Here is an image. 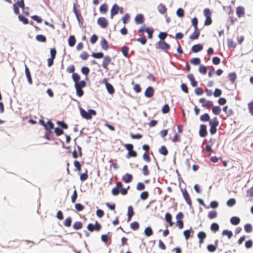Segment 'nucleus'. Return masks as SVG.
I'll use <instances>...</instances> for the list:
<instances>
[{
	"instance_id": "obj_1",
	"label": "nucleus",
	"mask_w": 253,
	"mask_h": 253,
	"mask_svg": "<svg viewBox=\"0 0 253 253\" xmlns=\"http://www.w3.org/2000/svg\"><path fill=\"white\" fill-rule=\"evenodd\" d=\"M81 116L84 119L89 120L91 118V116H95L96 112L94 110L89 109L87 111L81 108L80 109Z\"/></svg>"
},
{
	"instance_id": "obj_2",
	"label": "nucleus",
	"mask_w": 253,
	"mask_h": 253,
	"mask_svg": "<svg viewBox=\"0 0 253 253\" xmlns=\"http://www.w3.org/2000/svg\"><path fill=\"white\" fill-rule=\"evenodd\" d=\"M87 228L90 232L93 231H98L101 229V225L97 222H96L95 224L89 223L87 225Z\"/></svg>"
},
{
	"instance_id": "obj_3",
	"label": "nucleus",
	"mask_w": 253,
	"mask_h": 253,
	"mask_svg": "<svg viewBox=\"0 0 253 253\" xmlns=\"http://www.w3.org/2000/svg\"><path fill=\"white\" fill-rule=\"evenodd\" d=\"M97 24L102 28H105L108 24L107 19L104 17H100L97 20Z\"/></svg>"
},
{
	"instance_id": "obj_4",
	"label": "nucleus",
	"mask_w": 253,
	"mask_h": 253,
	"mask_svg": "<svg viewBox=\"0 0 253 253\" xmlns=\"http://www.w3.org/2000/svg\"><path fill=\"white\" fill-rule=\"evenodd\" d=\"M200 102L202 103L203 107L207 108H210L212 105V102L211 101L207 100L203 98L200 99Z\"/></svg>"
},
{
	"instance_id": "obj_5",
	"label": "nucleus",
	"mask_w": 253,
	"mask_h": 253,
	"mask_svg": "<svg viewBox=\"0 0 253 253\" xmlns=\"http://www.w3.org/2000/svg\"><path fill=\"white\" fill-rule=\"evenodd\" d=\"M111 58L109 56L104 57L102 66L103 68L108 69V65L111 62Z\"/></svg>"
},
{
	"instance_id": "obj_6",
	"label": "nucleus",
	"mask_w": 253,
	"mask_h": 253,
	"mask_svg": "<svg viewBox=\"0 0 253 253\" xmlns=\"http://www.w3.org/2000/svg\"><path fill=\"white\" fill-rule=\"evenodd\" d=\"M119 9H120V7L117 4H115L113 5V6H112L111 10V19H113L114 15H116L118 13Z\"/></svg>"
},
{
	"instance_id": "obj_7",
	"label": "nucleus",
	"mask_w": 253,
	"mask_h": 253,
	"mask_svg": "<svg viewBox=\"0 0 253 253\" xmlns=\"http://www.w3.org/2000/svg\"><path fill=\"white\" fill-rule=\"evenodd\" d=\"M145 96L147 97H151L154 94V89L152 87H147L144 92Z\"/></svg>"
},
{
	"instance_id": "obj_8",
	"label": "nucleus",
	"mask_w": 253,
	"mask_h": 253,
	"mask_svg": "<svg viewBox=\"0 0 253 253\" xmlns=\"http://www.w3.org/2000/svg\"><path fill=\"white\" fill-rule=\"evenodd\" d=\"M159 48L161 49H168L169 48V45L164 41H160L158 42Z\"/></svg>"
},
{
	"instance_id": "obj_9",
	"label": "nucleus",
	"mask_w": 253,
	"mask_h": 253,
	"mask_svg": "<svg viewBox=\"0 0 253 253\" xmlns=\"http://www.w3.org/2000/svg\"><path fill=\"white\" fill-rule=\"evenodd\" d=\"M207 134V131L206 129V126L205 125H202L200 126V135L201 137H205Z\"/></svg>"
},
{
	"instance_id": "obj_10",
	"label": "nucleus",
	"mask_w": 253,
	"mask_h": 253,
	"mask_svg": "<svg viewBox=\"0 0 253 253\" xmlns=\"http://www.w3.org/2000/svg\"><path fill=\"white\" fill-rule=\"evenodd\" d=\"M206 234L204 232L201 231L198 233L197 237L200 239L199 243L200 244L204 243V240L206 238Z\"/></svg>"
},
{
	"instance_id": "obj_11",
	"label": "nucleus",
	"mask_w": 253,
	"mask_h": 253,
	"mask_svg": "<svg viewBox=\"0 0 253 253\" xmlns=\"http://www.w3.org/2000/svg\"><path fill=\"white\" fill-rule=\"evenodd\" d=\"M123 180L126 183L130 182L132 179V176L130 174L126 173L125 175L123 176Z\"/></svg>"
},
{
	"instance_id": "obj_12",
	"label": "nucleus",
	"mask_w": 253,
	"mask_h": 253,
	"mask_svg": "<svg viewBox=\"0 0 253 253\" xmlns=\"http://www.w3.org/2000/svg\"><path fill=\"white\" fill-rule=\"evenodd\" d=\"M135 22L137 24H141L143 22L144 17L141 14H137L135 17Z\"/></svg>"
},
{
	"instance_id": "obj_13",
	"label": "nucleus",
	"mask_w": 253,
	"mask_h": 253,
	"mask_svg": "<svg viewBox=\"0 0 253 253\" xmlns=\"http://www.w3.org/2000/svg\"><path fill=\"white\" fill-rule=\"evenodd\" d=\"M236 14L239 17H242L245 14L244 8L242 6H239L237 7Z\"/></svg>"
},
{
	"instance_id": "obj_14",
	"label": "nucleus",
	"mask_w": 253,
	"mask_h": 253,
	"mask_svg": "<svg viewBox=\"0 0 253 253\" xmlns=\"http://www.w3.org/2000/svg\"><path fill=\"white\" fill-rule=\"evenodd\" d=\"M203 49L202 45L198 44L193 45L192 47L191 50L193 52L196 53L201 51Z\"/></svg>"
},
{
	"instance_id": "obj_15",
	"label": "nucleus",
	"mask_w": 253,
	"mask_h": 253,
	"mask_svg": "<svg viewBox=\"0 0 253 253\" xmlns=\"http://www.w3.org/2000/svg\"><path fill=\"white\" fill-rule=\"evenodd\" d=\"M182 193H183V196L184 197V198L185 199L186 203L190 205H191V200H190V197H189V194L187 192V191L186 190H185L184 191H183L182 190Z\"/></svg>"
},
{
	"instance_id": "obj_16",
	"label": "nucleus",
	"mask_w": 253,
	"mask_h": 253,
	"mask_svg": "<svg viewBox=\"0 0 253 253\" xmlns=\"http://www.w3.org/2000/svg\"><path fill=\"white\" fill-rule=\"evenodd\" d=\"M25 74H26V76L28 79L29 83L30 84H32V78L31 77L29 69L27 68L26 65H25Z\"/></svg>"
},
{
	"instance_id": "obj_17",
	"label": "nucleus",
	"mask_w": 253,
	"mask_h": 253,
	"mask_svg": "<svg viewBox=\"0 0 253 253\" xmlns=\"http://www.w3.org/2000/svg\"><path fill=\"white\" fill-rule=\"evenodd\" d=\"M100 45L102 49L107 50L108 48V44L107 41L105 39H102L100 42Z\"/></svg>"
},
{
	"instance_id": "obj_18",
	"label": "nucleus",
	"mask_w": 253,
	"mask_h": 253,
	"mask_svg": "<svg viewBox=\"0 0 253 253\" xmlns=\"http://www.w3.org/2000/svg\"><path fill=\"white\" fill-rule=\"evenodd\" d=\"M187 78L190 81L192 86L195 87L197 85V82L195 80L192 74L188 75Z\"/></svg>"
},
{
	"instance_id": "obj_19",
	"label": "nucleus",
	"mask_w": 253,
	"mask_h": 253,
	"mask_svg": "<svg viewBox=\"0 0 253 253\" xmlns=\"http://www.w3.org/2000/svg\"><path fill=\"white\" fill-rule=\"evenodd\" d=\"M209 125L210 126L216 127L218 125V122L216 117L213 118L211 121L209 122Z\"/></svg>"
},
{
	"instance_id": "obj_20",
	"label": "nucleus",
	"mask_w": 253,
	"mask_h": 253,
	"mask_svg": "<svg viewBox=\"0 0 253 253\" xmlns=\"http://www.w3.org/2000/svg\"><path fill=\"white\" fill-rule=\"evenodd\" d=\"M240 218L237 216H233L230 218L231 223L234 225L238 224L240 222Z\"/></svg>"
},
{
	"instance_id": "obj_21",
	"label": "nucleus",
	"mask_w": 253,
	"mask_h": 253,
	"mask_svg": "<svg viewBox=\"0 0 253 253\" xmlns=\"http://www.w3.org/2000/svg\"><path fill=\"white\" fill-rule=\"evenodd\" d=\"M158 10L161 14H164L166 11V8L164 4L160 3L158 6Z\"/></svg>"
},
{
	"instance_id": "obj_22",
	"label": "nucleus",
	"mask_w": 253,
	"mask_h": 253,
	"mask_svg": "<svg viewBox=\"0 0 253 253\" xmlns=\"http://www.w3.org/2000/svg\"><path fill=\"white\" fill-rule=\"evenodd\" d=\"M200 35V32L197 30L194 32L190 36L189 38L191 40L197 39Z\"/></svg>"
},
{
	"instance_id": "obj_23",
	"label": "nucleus",
	"mask_w": 253,
	"mask_h": 253,
	"mask_svg": "<svg viewBox=\"0 0 253 253\" xmlns=\"http://www.w3.org/2000/svg\"><path fill=\"white\" fill-rule=\"evenodd\" d=\"M76 43V39L74 36H70L68 39V44L69 46L72 47Z\"/></svg>"
},
{
	"instance_id": "obj_24",
	"label": "nucleus",
	"mask_w": 253,
	"mask_h": 253,
	"mask_svg": "<svg viewBox=\"0 0 253 253\" xmlns=\"http://www.w3.org/2000/svg\"><path fill=\"white\" fill-rule=\"evenodd\" d=\"M144 234L147 236L149 237L153 234V231L151 227H148L144 230Z\"/></svg>"
},
{
	"instance_id": "obj_25",
	"label": "nucleus",
	"mask_w": 253,
	"mask_h": 253,
	"mask_svg": "<svg viewBox=\"0 0 253 253\" xmlns=\"http://www.w3.org/2000/svg\"><path fill=\"white\" fill-rule=\"evenodd\" d=\"M133 214V209L131 206L128 207L127 211L128 221L130 220Z\"/></svg>"
},
{
	"instance_id": "obj_26",
	"label": "nucleus",
	"mask_w": 253,
	"mask_h": 253,
	"mask_svg": "<svg viewBox=\"0 0 253 253\" xmlns=\"http://www.w3.org/2000/svg\"><path fill=\"white\" fill-rule=\"evenodd\" d=\"M36 40L40 42H45L46 41V38L42 35H38L36 37Z\"/></svg>"
},
{
	"instance_id": "obj_27",
	"label": "nucleus",
	"mask_w": 253,
	"mask_h": 253,
	"mask_svg": "<svg viewBox=\"0 0 253 253\" xmlns=\"http://www.w3.org/2000/svg\"><path fill=\"white\" fill-rule=\"evenodd\" d=\"M244 229L247 233H250L253 230L252 226L250 224H246L244 226Z\"/></svg>"
},
{
	"instance_id": "obj_28",
	"label": "nucleus",
	"mask_w": 253,
	"mask_h": 253,
	"mask_svg": "<svg viewBox=\"0 0 253 253\" xmlns=\"http://www.w3.org/2000/svg\"><path fill=\"white\" fill-rule=\"evenodd\" d=\"M85 85V82L84 81H81L79 82H77L76 84H75V87H78L79 88H83L84 87Z\"/></svg>"
},
{
	"instance_id": "obj_29",
	"label": "nucleus",
	"mask_w": 253,
	"mask_h": 253,
	"mask_svg": "<svg viewBox=\"0 0 253 253\" xmlns=\"http://www.w3.org/2000/svg\"><path fill=\"white\" fill-rule=\"evenodd\" d=\"M139 227V223L136 222H133L130 224V228L134 230H136L138 229Z\"/></svg>"
},
{
	"instance_id": "obj_30",
	"label": "nucleus",
	"mask_w": 253,
	"mask_h": 253,
	"mask_svg": "<svg viewBox=\"0 0 253 253\" xmlns=\"http://www.w3.org/2000/svg\"><path fill=\"white\" fill-rule=\"evenodd\" d=\"M212 113L215 115H219L221 111V109L219 106H214L212 109Z\"/></svg>"
},
{
	"instance_id": "obj_31",
	"label": "nucleus",
	"mask_w": 253,
	"mask_h": 253,
	"mask_svg": "<svg viewBox=\"0 0 253 253\" xmlns=\"http://www.w3.org/2000/svg\"><path fill=\"white\" fill-rule=\"evenodd\" d=\"M44 127L47 130H50L53 128V124L52 123L49 121L47 122V123L45 124Z\"/></svg>"
},
{
	"instance_id": "obj_32",
	"label": "nucleus",
	"mask_w": 253,
	"mask_h": 253,
	"mask_svg": "<svg viewBox=\"0 0 253 253\" xmlns=\"http://www.w3.org/2000/svg\"><path fill=\"white\" fill-rule=\"evenodd\" d=\"M106 88L109 93L112 94L114 93V87H113V86L111 84H107V85L106 86Z\"/></svg>"
},
{
	"instance_id": "obj_33",
	"label": "nucleus",
	"mask_w": 253,
	"mask_h": 253,
	"mask_svg": "<svg viewBox=\"0 0 253 253\" xmlns=\"http://www.w3.org/2000/svg\"><path fill=\"white\" fill-rule=\"evenodd\" d=\"M222 235H227L228 236V239H230L232 237L233 233L231 231H229L228 230H224L222 232Z\"/></svg>"
},
{
	"instance_id": "obj_34",
	"label": "nucleus",
	"mask_w": 253,
	"mask_h": 253,
	"mask_svg": "<svg viewBox=\"0 0 253 253\" xmlns=\"http://www.w3.org/2000/svg\"><path fill=\"white\" fill-rule=\"evenodd\" d=\"M200 120L203 122L208 121L210 120V116L208 114L205 113L200 117Z\"/></svg>"
},
{
	"instance_id": "obj_35",
	"label": "nucleus",
	"mask_w": 253,
	"mask_h": 253,
	"mask_svg": "<svg viewBox=\"0 0 253 253\" xmlns=\"http://www.w3.org/2000/svg\"><path fill=\"white\" fill-rule=\"evenodd\" d=\"M159 152L163 155H167L168 152V150L167 149H166V148L164 146H162L160 149H159Z\"/></svg>"
},
{
	"instance_id": "obj_36",
	"label": "nucleus",
	"mask_w": 253,
	"mask_h": 253,
	"mask_svg": "<svg viewBox=\"0 0 253 253\" xmlns=\"http://www.w3.org/2000/svg\"><path fill=\"white\" fill-rule=\"evenodd\" d=\"M92 56L95 58L100 59L103 57V53L102 52L93 53Z\"/></svg>"
},
{
	"instance_id": "obj_37",
	"label": "nucleus",
	"mask_w": 253,
	"mask_h": 253,
	"mask_svg": "<svg viewBox=\"0 0 253 253\" xmlns=\"http://www.w3.org/2000/svg\"><path fill=\"white\" fill-rule=\"evenodd\" d=\"M145 31L148 34V38L149 39H151L152 38V34H153V29L152 28L147 27L145 29Z\"/></svg>"
},
{
	"instance_id": "obj_38",
	"label": "nucleus",
	"mask_w": 253,
	"mask_h": 253,
	"mask_svg": "<svg viewBox=\"0 0 253 253\" xmlns=\"http://www.w3.org/2000/svg\"><path fill=\"white\" fill-rule=\"evenodd\" d=\"M176 15L179 17H182L184 16V10L181 8H179L176 10Z\"/></svg>"
},
{
	"instance_id": "obj_39",
	"label": "nucleus",
	"mask_w": 253,
	"mask_h": 253,
	"mask_svg": "<svg viewBox=\"0 0 253 253\" xmlns=\"http://www.w3.org/2000/svg\"><path fill=\"white\" fill-rule=\"evenodd\" d=\"M199 72L202 74H206L207 73V68L203 65H201L199 67Z\"/></svg>"
},
{
	"instance_id": "obj_40",
	"label": "nucleus",
	"mask_w": 253,
	"mask_h": 253,
	"mask_svg": "<svg viewBox=\"0 0 253 253\" xmlns=\"http://www.w3.org/2000/svg\"><path fill=\"white\" fill-rule=\"evenodd\" d=\"M200 61H200V58H192V59H191V61H190L191 63L192 64H194V65H195L200 64Z\"/></svg>"
},
{
	"instance_id": "obj_41",
	"label": "nucleus",
	"mask_w": 253,
	"mask_h": 253,
	"mask_svg": "<svg viewBox=\"0 0 253 253\" xmlns=\"http://www.w3.org/2000/svg\"><path fill=\"white\" fill-rule=\"evenodd\" d=\"M73 227L76 230L80 229L82 227V223L80 221L76 222L73 225Z\"/></svg>"
},
{
	"instance_id": "obj_42",
	"label": "nucleus",
	"mask_w": 253,
	"mask_h": 253,
	"mask_svg": "<svg viewBox=\"0 0 253 253\" xmlns=\"http://www.w3.org/2000/svg\"><path fill=\"white\" fill-rule=\"evenodd\" d=\"M73 11L74 12V13L75 14L76 16V18L79 22V23H80L81 22V20H80V16H81L80 14H79L77 12V10L76 8V6H75V4L74 3V5H73Z\"/></svg>"
},
{
	"instance_id": "obj_43",
	"label": "nucleus",
	"mask_w": 253,
	"mask_h": 253,
	"mask_svg": "<svg viewBox=\"0 0 253 253\" xmlns=\"http://www.w3.org/2000/svg\"><path fill=\"white\" fill-rule=\"evenodd\" d=\"M211 230H212L214 232H216L218 230L219 226H218V224H217L216 223H213L211 225Z\"/></svg>"
},
{
	"instance_id": "obj_44",
	"label": "nucleus",
	"mask_w": 253,
	"mask_h": 253,
	"mask_svg": "<svg viewBox=\"0 0 253 253\" xmlns=\"http://www.w3.org/2000/svg\"><path fill=\"white\" fill-rule=\"evenodd\" d=\"M227 44L229 47L235 48L236 46V44L231 40H227Z\"/></svg>"
},
{
	"instance_id": "obj_45",
	"label": "nucleus",
	"mask_w": 253,
	"mask_h": 253,
	"mask_svg": "<svg viewBox=\"0 0 253 253\" xmlns=\"http://www.w3.org/2000/svg\"><path fill=\"white\" fill-rule=\"evenodd\" d=\"M128 48L126 46H123L122 47V53L125 57L128 56Z\"/></svg>"
},
{
	"instance_id": "obj_46",
	"label": "nucleus",
	"mask_w": 253,
	"mask_h": 253,
	"mask_svg": "<svg viewBox=\"0 0 253 253\" xmlns=\"http://www.w3.org/2000/svg\"><path fill=\"white\" fill-rule=\"evenodd\" d=\"M72 79L74 81L75 84H76L80 79V76L78 74L73 73L72 74Z\"/></svg>"
},
{
	"instance_id": "obj_47",
	"label": "nucleus",
	"mask_w": 253,
	"mask_h": 253,
	"mask_svg": "<svg viewBox=\"0 0 253 253\" xmlns=\"http://www.w3.org/2000/svg\"><path fill=\"white\" fill-rule=\"evenodd\" d=\"M75 88L76 89V93L79 96V97H81L83 95V93H84V91L83 90H82V88H79V87H75Z\"/></svg>"
},
{
	"instance_id": "obj_48",
	"label": "nucleus",
	"mask_w": 253,
	"mask_h": 253,
	"mask_svg": "<svg viewBox=\"0 0 253 253\" xmlns=\"http://www.w3.org/2000/svg\"><path fill=\"white\" fill-rule=\"evenodd\" d=\"M217 215V213L215 211H211L209 212L208 217L210 219H212L215 217Z\"/></svg>"
},
{
	"instance_id": "obj_49",
	"label": "nucleus",
	"mask_w": 253,
	"mask_h": 253,
	"mask_svg": "<svg viewBox=\"0 0 253 253\" xmlns=\"http://www.w3.org/2000/svg\"><path fill=\"white\" fill-rule=\"evenodd\" d=\"M235 203H236V201L233 198L229 199L227 202V205L229 207H232V206H234L235 204Z\"/></svg>"
},
{
	"instance_id": "obj_50",
	"label": "nucleus",
	"mask_w": 253,
	"mask_h": 253,
	"mask_svg": "<svg viewBox=\"0 0 253 253\" xmlns=\"http://www.w3.org/2000/svg\"><path fill=\"white\" fill-rule=\"evenodd\" d=\"M148 193L146 191H144L141 193L140 196V198L143 200H146L148 198Z\"/></svg>"
},
{
	"instance_id": "obj_51",
	"label": "nucleus",
	"mask_w": 253,
	"mask_h": 253,
	"mask_svg": "<svg viewBox=\"0 0 253 253\" xmlns=\"http://www.w3.org/2000/svg\"><path fill=\"white\" fill-rule=\"evenodd\" d=\"M18 18L19 20L20 21L22 22L24 24H27L28 23V19L24 16H22V15H19Z\"/></svg>"
},
{
	"instance_id": "obj_52",
	"label": "nucleus",
	"mask_w": 253,
	"mask_h": 253,
	"mask_svg": "<svg viewBox=\"0 0 253 253\" xmlns=\"http://www.w3.org/2000/svg\"><path fill=\"white\" fill-rule=\"evenodd\" d=\"M75 207L78 211H82L84 209V207L81 204H76Z\"/></svg>"
},
{
	"instance_id": "obj_53",
	"label": "nucleus",
	"mask_w": 253,
	"mask_h": 253,
	"mask_svg": "<svg viewBox=\"0 0 253 253\" xmlns=\"http://www.w3.org/2000/svg\"><path fill=\"white\" fill-rule=\"evenodd\" d=\"M228 78L230 81L233 83L236 79V74L235 73H230L228 75Z\"/></svg>"
},
{
	"instance_id": "obj_54",
	"label": "nucleus",
	"mask_w": 253,
	"mask_h": 253,
	"mask_svg": "<svg viewBox=\"0 0 253 253\" xmlns=\"http://www.w3.org/2000/svg\"><path fill=\"white\" fill-rule=\"evenodd\" d=\"M216 246L213 245H209L207 247L208 250L210 252H213L216 250Z\"/></svg>"
},
{
	"instance_id": "obj_55",
	"label": "nucleus",
	"mask_w": 253,
	"mask_h": 253,
	"mask_svg": "<svg viewBox=\"0 0 253 253\" xmlns=\"http://www.w3.org/2000/svg\"><path fill=\"white\" fill-rule=\"evenodd\" d=\"M71 224V217H68L65 219L64 222V225L66 226L69 227Z\"/></svg>"
},
{
	"instance_id": "obj_56",
	"label": "nucleus",
	"mask_w": 253,
	"mask_h": 253,
	"mask_svg": "<svg viewBox=\"0 0 253 253\" xmlns=\"http://www.w3.org/2000/svg\"><path fill=\"white\" fill-rule=\"evenodd\" d=\"M77 198V193L76 190H75L73 192V195L71 197V201L73 203H74L76 201V200Z\"/></svg>"
},
{
	"instance_id": "obj_57",
	"label": "nucleus",
	"mask_w": 253,
	"mask_h": 253,
	"mask_svg": "<svg viewBox=\"0 0 253 253\" xmlns=\"http://www.w3.org/2000/svg\"><path fill=\"white\" fill-rule=\"evenodd\" d=\"M167 36V33L165 32H161L159 33L158 37L161 40H164Z\"/></svg>"
},
{
	"instance_id": "obj_58",
	"label": "nucleus",
	"mask_w": 253,
	"mask_h": 253,
	"mask_svg": "<svg viewBox=\"0 0 253 253\" xmlns=\"http://www.w3.org/2000/svg\"><path fill=\"white\" fill-rule=\"evenodd\" d=\"M136 156V153L135 151L133 150L128 152L127 157L129 158L130 157H135Z\"/></svg>"
},
{
	"instance_id": "obj_59",
	"label": "nucleus",
	"mask_w": 253,
	"mask_h": 253,
	"mask_svg": "<svg viewBox=\"0 0 253 253\" xmlns=\"http://www.w3.org/2000/svg\"><path fill=\"white\" fill-rule=\"evenodd\" d=\"M31 18L38 23H41L42 22V19L37 15L32 16Z\"/></svg>"
},
{
	"instance_id": "obj_60",
	"label": "nucleus",
	"mask_w": 253,
	"mask_h": 253,
	"mask_svg": "<svg viewBox=\"0 0 253 253\" xmlns=\"http://www.w3.org/2000/svg\"><path fill=\"white\" fill-rule=\"evenodd\" d=\"M169 108L168 104H166L164 106L162 109V112L164 114L167 113L169 112Z\"/></svg>"
},
{
	"instance_id": "obj_61",
	"label": "nucleus",
	"mask_w": 253,
	"mask_h": 253,
	"mask_svg": "<svg viewBox=\"0 0 253 253\" xmlns=\"http://www.w3.org/2000/svg\"><path fill=\"white\" fill-rule=\"evenodd\" d=\"M195 93L197 95H202L203 93V90L200 87L196 88L195 89Z\"/></svg>"
},
{
	"instance_id": "obj_62",
	"label": "nucleus",
	"mask_w": 253,
	"mask_h": 253,
	"mask_svg": "<svg viewBox=\"0 0 253 253\" xmlns=\"http://www.w3.org/2000/svg\"><path fill=\"white\" fill-rule=\"evenodd\" d=\"M107 9V6L106 4H104L100 6L99 10L101 12H106Z\"/></svg>"
},
{
	"instance_id": "obj_63",
	"label": "nucleus",
	"mask_w": 253,
	"mask_h": 253,
	"mask_svg": "<svg viewBox=\"0 0 253 253\" xmlns=\"http://www.w3.org/2000/svg\"><path fill=\"white\" fill-rule=\"evenodd\" d=\"M246 196L247 197H253V187L247 190Z\"/></svg>"
},
{
	"instance_id": "obj_64",
	"label": "nucleus",
	"mask_w": 253,
	"mask_h": 253,
	"mask_svg": "<svg viewBox=\"0 0 253 253\" xmlns=\"http://www.w3.org/2000/svg\"><path fill=\"white\" fill-rule=\"evenodd\" d=\"M250 112L253 115V101L248 104Z\"/></svg>"
}]
</instances>
